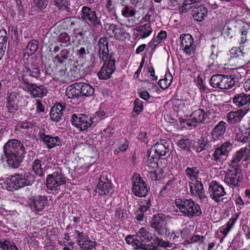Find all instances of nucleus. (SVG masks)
<instances>
[{
    "label": "nucleus",
    "instance_id": "obj_49",
    "mask_svg": "<svg viewBox=\"0 0 250 250\" xmlns=\"http://www.w3.org/2000/svg\"><path fill=\"white\" fill-rule=\"evenodd\" d=\"M134 106L133 111L139 114L143 109V102L139 99H136L134 103Z\"/></svg>",
    "mask_w": 250,
    "mask_h": 250
},
{
    "label": "nucleus",
    "instance_id": "obj_16",
    "mask_svg": "<svg viewBox=\"0 0 250 250\" xmlns=\"http://www.w3.org/2000/svg\"><path fill=\"white\" fill-rule=\"evenodd\" d=\"M81 18L94 27H98L102 25L100 18L98 17L96 12L87 6H84L82 8Z\"/></svg>",
    "mask_w": 250,
    "mask_h": 250
},
{
    "label": "nucleus",
    "instance_id": "obj_45",
    "mask_svg": "<svg viewBox=\"0 0 250 250\" xmlns=\"http://www.w3.org/2000/svg\"><path fill=\"white\" fill-rule=\"evenodd\" d=\"M196 5L191 2H188L186 1L179 6V11L180 14L186 13L192 11Z\"/></svg>",
    "mask_w": 250,
    "mask_h": 250
},
{
    "label": "nucleus",
    "instance_id": "obj_48",
    "mask_svg": "<svg viewBox=\"0 0 250 250\" xmlns=\"http://www.w3.org/2000/svg\"><path fill=\"white\" fill-rule=\"evenodd\" d=\"M60 42L64 45L67 46L71 43V40L69 36L66 33H61L59 37Z\"/></svg>",
    "mask_w": 250,
    "mask_h": 250
},
{
    "label": "nucleus",
    "instance_id": "obj_6",
    "mask_svg": "<svg viewBox=\"0 0 250 250\" xmlns=\"http://www.w3.org/2000/svg\"><path fill=\"white\" fill-rule=\"evenodd\" d=\"M209 83L213 88L228 89L234 85L235 81L231 75L216 74L211 77Z\"/></svg>",
    "mask_w": 250,
    "mask_h": 250
},
{
    "label": "nucleus",
    "instance_id": "obj_58",
    "mask_svg": "<svg viewBox=\"0 0 250 250\" xmlns=\"http://www.w3.org/2000/svg\"><path fill=\"white\" fill-rule=\"evenodd\" d=\"M62 58L63 60H71V50L69 49H64L62 50L61 51Z\"/></svg>",
    "mask_w": 250,
    "mask_h": 250
},
{
    "label": "nucleus",
    "instance_id": "obj_9",
    "mask_svg": "<svg viewBox=\"0 0 250 250\" xmlns=\"http://www.w3.org/2000/svg\"><path fill=\"white\" fill-rule=\"evenodd\" d=\"M231 145L230 142H226L221 145L216 146L211 155H209L211 159L216 164L222 163L229 155Z\"/></svg>",
    "mask_w": 250,
    "mask_h": 250
},
{
    "label": "nucleus",
    "instance_id": "obj_38",
    "mask_svg": "<svg viewBox=\"0 0 250 250\" xmlns=\"http://www.w3.org/2000/svg\"><path fill=\"white\" fill-rule=\"evenodd\" d=\"M137 31L141 35V39H145L148 37L152 33V29L150 24L146 23L143 25H140L136 28Z\"/></svg>",
    "mask_w": 250,
    "mask_h": 250
},
{
    "label": "nucleus",
    "instance_id": "obj_27",
    "mask_svg": "<svg viewBox=\"0 0 250 250\" xmlns=\"http://www.w3.org/2000/svg\"><path fill=\"white\" fill-rule=\"evenodd\" d=\"M249 108L240 109L231 111L227 114V121L230 124H234L241 121L244 116L248 112Z\"/></svg>",
    "mask_w": 250,
    "mask_h": 250
},
{
    "label": "nucleus",
    "instance_id": "obj_23",
    "mask_svg": "<svg viewBox=\"0 0 250 250\" xmlns=\"http://www.w3.org/2000/svg\"><path fill=\"white\" fill-rule=\"evenodd\" d=\"M47 203V198L45 196L38 195L30 199L29 206L33 211L38 212L44 209Z\"/></svg>",
    "mask_w": 250,
    "mask_h": 250
},
{
    "label": "nucleus",
    "instance_id": "obj_57",
    "mask_svg": "<svg viewBox=\"0 0 250 250\" xmlns=\"http://www.w3.org/2000/svg\"><path fill=\"white\" fill-rule=\"evenodd\" d=\"M241 37L240 38V44H243L245 43L247 41V35L248 31L245 27H242L240 30Z\"/></svg>",
    "mask_w": 250,
    "mask_h": 250
},
{
    "label": "nucleus",
    "instance_id": "obj_63",
    "mask_svg": "<svg viewBox=\"0 0 250 250\" xmlns=\"http://www.w3.org/2000/svg\"><path fill=\"white\" fill-rule=\"evenodd\" d=\"M128 147V143L126 141L122 142L118 146V148L122 151H125L127 150Z\"/></svg>",
    "mask_w": 250,
    "mask_h": 250
},
{
    "label": "nucleus",
    "instance_id": "obj_41",
    "mask_svg": "<svg viewBox=\"0 0 250 250\" xmlns=\"http://www.w3.org/2000/svg\"><path fill=\"white\" fill-rule=\"evenodd\" d=\"M199 170L196 167H188L186 169V174L190 179L191 182H194L197 180H200L198 178Z\"/></svg>",
    "mask_w": 250,
    "mask_h": 250
},
{
    "label": "nucleus",
    "instance_id": "obj_53",
    "mask_svg": "<svg viewBox=\"0 0 250 250\" xmlns=\"http://www.w3.org/2000/svg\"><path fill=\"white\" fill-rule=\"evenodd\" d=\"M141 205L140 206V212H146L150 207V200L148 199L144 201L143 202H142Z\"/></svg>",
    "mask_w": 250,
    "mask_h": 250
},
{
    "label": "nucleus",
    "instance_id": "obj_17",
    "mask_svg": "<svg viewBox=\"0 0 250 250\" xmlns=\"http://www.w3.org/2000/svg\"><path fill=\"white\" fill-rule=\"evenodd\" d=\"M190 191L192 196L197 197L202 203H206L208 198L205 194L203 184L200 180L189 183Z\"/></svg>",
    "mask_w": 250,
    "mask_h": 250
},
{
    "label": "nucleus",
    "instance_id": "obj_26",
    "mask_svg": "<svg viewBox=\"0 0 250 250\" xmlns=\"http://www.w3.org/2000/svg\"><path fill=\"white\" fill-rule=\"evenodd\" d=\"M234 104L238 107L244 106L243 109L249 108L250 105V94L242 93L236 94L232 98Z\"/></svg>",
    "mask_w": 250,
    "mask_h": 250
},
{
    "label": "nucleus",
    "instance_id": "obj_12",
    "mask_svg": "<svg viewBox=\"0 0 250 250\" xmlns=\"http://www.w3.org/2000/svg\"><path fill=\"white\" fill-rule=\"evenodd\" d=\"M23 89L29 93L34 98H42L47 95V89L43 85H38L36 83H30L25 79L23 81Z\"/></svg>",
    "mask_w": 250,
    "mask_h": 250
},
{
    "label": "nucleus",
    "instance_id": "obj_22",
    "mask_svg": "<svg viewBox=\"0 0 250 250\" xmlns=\"http://www.w3.org/2000/svg\"><path fill=\"white\" fill-rule=\"evenodd\" d=\"M207 116L206 112L202 109L199 108L194 111L190 116L186 125L191 127H196L198 123H203Z\"/></svg>",
    "mask_w": 250,
    "mask_h": 250
},
{
    "label": "nucleus",
    "instance_id": "obj_61",
    "mask_svg": "<svg viewBox=\"0 0 250 250\" xmlns=\"http://www.w3.org/2000/svg\"><path fill=\"white\" fill-rule=\"evenodd\" d=\"M125 213L123 209H118L116 210L115 217L118 219L123 220L125 217Z\"/></svg>",
    "mask_w": 250,
    "mask_h": 250
},
{
    "label": "nucleus",
    "instance_id": "obj_32",
    "mask_svg": "<svg viewBox=\"0 0 250 250\" xmlns=\"http://www.w3.org/2000/svg\"><path fill=\"white\" fill-rule=\"evenodd\" d=\"M228 56H229V58H228L229 61H230L233 59L239 58L246 62H249L250 59V57H248V54L245 52H243V50L240 48L237 47H232L229 50Z\"/></svg>",
    "mask_w": 250,
    "mask_h": 250
},
{
    "label": "nucleus",
    "instance_id": "obj_29",
    "mask_svg": "<svg viewBox=\"0 0 250 250\" xmlns=\"http://www.w3.org/2000/svg\"><path fill=\"white\" fill-rule=\"evenodd\" d=\"M40 138L48 148H52L57 146H59L61 143V140L58 136H52L46 135L44 133L40 132Z\"/></svg>",
    "mask_w": 250,
    "mask_h": 250
},
{
    "label": "nucleus",
    "instance_id": "obj_19",
    "mask_svg": "<svg viewBox=\"0 0 250 250\" xmlns=\"http://www.w3.org/2000/svg\"><path fill=\"white\" fill-rule=\"evenodd\" d=\"M75 233L78 237L77 243L82 250H90L95 247L96 243L91 240L83 232L76 230Z\"/></svg>",
    "mask_w": 250,
    "mask_h": 250
},
{
    "label": "nucleus",
    "instance_id": "obj_59",
    "mask_svg": "<svg viewBox=\"0 0 250 250\" xmlns=\"http://www.w3.org/2000/svg\"><path fill=\"white\" fill-rule=\"evenodd\" d=\"M243 130L244 136L247 137V142H250V125L244 127Z\"/></svg>",
    "mask_w": 250,
    "mask_h": 250
},
{
    "label": "nucleus",
    "instance_id": "obj_25",
    "mask_svg": "<svg viewBox=\"0 0 250 250\" xmlns=\"http://www.w3.org/2000/svg\"><path fill=\"white\" fill-rule=\"evenodd\" d=\"M98 46L100 58L104 61H107V60L111 56H109L108 53V42L107 38H101L98 42Z\"/></svg>",
    "mask_w": 250,
    "mask_h": 250
},
{
    "label": "nucleus",
    "instance_id": "obj_24",
    "mask_svg": "<svg viewBox=\"0 0 250 250\" xmlns=\"http://www.w3.org/2000/svg\"><path fill=\"white\" fill-rule=\"evenodd\" d=\"M108 34L119 41H125L129 37V34L122 27H119L114 24L109 25L107 29Z\"/></svg>",
    "mask_w": 250,
    "mask_h": 250
},
{
    "label": "nucleus",
    "instance_id": "obj_34",
    "mask_svg": "<svg viewBox=\"0 0 250 250\" xmlns=\"http://www.w3.org/2000/svg\"><path fill=\"white\" fill-rule=\"evenodd\" d=\"M63 107L60 104H56L54 105L50 111V117L52 120L54 122H59L62 115Z\"/></svg>",
    "mask_w": 250,
    "mask_h": 250
},
{
    "label": "nucleus",
    "instance_id": "obj_11",
    "mask_svg": "<svg viewBox=\"0 0 250 250\" xmlns=\"http://www.w3.org/2000/svg\"><path fill=\"white\" fill-rule=\"evenodd\" d=\"M65 183V178L61 171H55L47 175L46 178L47 188L51 190L57 191L61 186Z\"/></svg>",
    "mask_w": 250,
    "mask_h": 250
},
{
    "label": "nucleus",
    "instance_id": "obj_54",
    "mask_svg": "<svg viewBox=\"0 0 250 250\" xmlns=\"http://www.w3.org/2000/svg\"><path fill=\"white\" fill-rule=\"evenodd\" d=\"M167 32L165 31H161L157 36V39L153 40L154 46H156L158 43L165 39L167 37Z\"/></svg>",
    "mask_w": 250,
    "mask_h": 250
},
{
    "label": "nucleus",
    "instance_id": "obj_15",
    "mask_svg": "<svg viewBox=\"0 0 250 250\" xmlns=\"http://www.w3.org/2000/svg\"><path fill=\"white\" fill-rule=\"evenodd\" d=\"M210 197L216 203L222 201L221 198L226 194L223 186L216 181H211L208 187Z\"/></svg>",
    "mask_w": 250,
    "mask_h": 250
},
{
    "label": "nucleus",
    "instance_id": "obj_36",
    "mask_svg": "<svg viewBox=\"0 0 250 250\" xmlns=\"http://www.w3.org/2000/svg\"><path fill=\"white\" fill-rule=\"evenodd\" d=\"M77 84L80 89V96L89 97L94 94V89L89 84L83 83Z\"/></svg>",
    "mask_w": 250,
    "mask_h": 250
},
{
    "label": "nucleus",
    "instance_id": "obj_56",
    "mask_svg": "<svg viewBox=\"0 0 250 250\" xmlns=\"http://www.w3.org/2000/svg\"><path fill=\"white\" fill-rule=\"evenodd\" d=\"M77 55L80 58H84L89 53L88 49L84 47H81L76 51Z\"/></svg>",
    "mask_w": 250,
    "mask_h": 250
},
{
    "label": "nucleus",
    "instance_id": "obj_47",
    "mask_svg": "<svg viewBox=\"0 0 250 250\" xmlns=\"http://www.w3.org/2000/svg\"><path fill=\"white\" fill-rule=\"evenodd\" d=\"M38 43L37 41L32 40L30 41L27 45V51L28 53L34 54L38 49Z\"/></svg>",
    "mask_w": 250,
    "mask_h": 250
},
{
    "label": "nucleus",
    "instance_id": "obj_10",
    "mask_svg": "<svg viewBox=\"0 0 250 250\" xmlns=\"http://www.w3.org/2000/svg\"><path fill=\"white\" fill-rule=\"evenodd\" d=\"M40 76L41 72L39 64L32 60L29 63L25 65L23 68L21 83L23 85L24 79L26 81H29L27 77L38 79Z\"/></svg>",
    "mask_w": 250,
    "mask_h": 250
},
{
    "label": "nucleus",
    "instance_id": "obj_55",
    "mask_svg": "<svg viewBox=\"0 0 250 250\" xmlns=\"http://www.w3.org/2000/svg\"><path fill=\"white\" fill-rule=\"evenodd\" d=\"M205 237L200 235H194L190 240L191 243H197L199 245L202 244L204 243Z\"/></svg>",
    "mask_w": 250,
    "mask_h": 250
},
{
    "label": "nucleus",
    "instance_id": "obj_60",
    "mask_svg": "<svg viewBox=\"0 0 250 250\" xmlns=\"http://www.w3.org/2000/svg\"><path fill=\"white\" fill-rule=\"evenodd\" d=\"M243 130L244 136L247 137V142H250V125L244 127Z\"/></svg>",
    "mask_w": 250,
    "mask_h": 250
},
{
    "label": "nucleus",
    "instance_id": "obj_18",
    "mask_svg": "<svg viewBox=\"0 0 250 250\" xmlns=\"http://www.w3.org/2000/svg\"><path fill=\"white\" fill-rule=\"evenodd\" d=\"M104 63L100 71L98 73V76L101 80H107L109 79L111 75L115 70V61L110 57L107 61H104Z\"/></svg>",
    "mask_w": 250,
    "mask_h": 250
},
{
    "label": "nucleus",
    "instance_id": "obj_39",
    "mask_svg": "<svg viewBox=\"0 0 250 250\" xmlns=\"http://www.w3.org/2000/svg\"><path fill=\"white\" fill-rule=\"evenodd\" d=\"M79 90V87H78L77 83H76L67 88L66 95L70 99L78 98L81 95Z\"/></svg>",
    "mask_w": 250,
    "mask_h": 250
},
{
    "label": "nucleus",
    "instance_id": "obj_52",
    "mask_svg": "<svg viewBox=\"0 0 250 250\" xmlns=\"http://www.w3.org/2000/svg\"><path fill=\"white\" fill-rule=\"evenodd\" d=\"M34 4L40 10L46 8L47 5V0H34Z\"/></svg>",
    "mask_w": 250,
    "mask_h": 250
},
{
    "label": "nucleus",
    "instance_id": "obj_40",
    "mask_svg": "<svg viewBox=\"0 0 250 250\" xmlns=\"http://www.w3.org/2000/svg\"><path fill=\"white\" fill-rule=\"evenodd\" d=\"M32 169L34 173L39 176H42L44 175V167H42V161L39 159L34 160L32 165Z\"/></svg>",
    "mask_w": 250,
    "mask_h": 250
},
{
    "label": "nucleus",
    "instance_id": "obj_14",
    "mask_svg": "<svg viewBox=\"0 0 250 250\" xmlns=\"http://www.w3.org/2000/svg\"><path fill=\"white\" fill-rule=\"evenodd\" d=\"M72 125L79 129L81 131H84L90 127L92 124V118L85 115L73 114L71 118Z\"/></svg>",
    "mask_w": 250,
    "mask_h": 250
},
{
    "label": "nucleus",
    "instance_id": "obj_21",
    "mask_svg": "<svg viewBox=\"0 0 250 250\" xmlns=\"http://www.w3.org/2000/svg\"><path fill=\"white\" fill-rule=\"evenodd\" d=\"M112 190V184L106 176L102 175L98 183L95 190L100 195H107Z\"/></svg>",
    "mask_w": 250,
    "mask_h": 250
},
{
    "label": "nucleus",
    "instance_id": "obj_64",
    "mask_svg": "<svg viewBox=\"0 0 250 250\" xmlns=\"http://www.w3.org/2000/svg\"><path fill=\"white\" fill-rule=\"evenodd\" d=\"M44 111V106L42 103L39 100L37 101V112H43Z\"/></svg>",
    "mask_w": 250,
    "mask_h": 250
},
{
    "label": "nucleus",
    "instance_id": "obj_7",
    "mask_svg": "<svg viewBox=\"0 0 250 250\" xmlns=\"http://www.w3.org/2000/svg\"><path fill=\"white\" fill-rule=\"evenodd\" d=\"M243 179L240 166L229 167L226 173L224 182L229 186L237 188L240 186Z\"/></svg>",
    "mask_w": 250,
    "mask_h": 250
},
{
    "label": "nucleus",
    "instance_id": "obj_8",
    "mask_svg": "<svg viewBox=\"0 0 250 250\" xmlns=\"http://www.w3.org/2000/svg\"><path fill=\"white\" fill-rule=\"evenodd\" d=\"M150 226L155 229L158 235L168 236L170 234L164 214L158 213L153 215L150 222Z\"/></svg>",
    "mask_w": 250,
    "mask_h": 250
},
{
    "label": "nucleus",
    "instance_id": "obj_33",
    "mask_svg": "<svg viewBox=\"0 0 250 250\" xmlns=\"http://www.w3.org/2000/svg\"><path fill=\"white\" fill-rule=\"evenodd\" d=\"M249 149L245 147L242 148L239 151H237L233 156L230 167H234L235 166H239L237 163L239 162L243 158L245 160H247L249 155Z\"/></svg>",
    "mask_w": 250,
    "mask_h": 250
},
{
    "label": "nucleus",
    "instance_id": "obj_28",
    "mask_svg": "<svg viewBox=\"0 0 250 250\" xmlns=\"http://www.w3.org/2000/svg\"><path fill=\"white\" fill-rule=\"evenodd\" d=\"M18 96L19 93L17 91L7 93L6 107L10 113L15 112L18 109Z\"/></svg>",
    "mask_w": 250,
    "mask_h": 250
},
{
    "label": "nucleus",
    "instance_id": "obj_4",
    "mask_svg": "<svg viewBox=\"0 0 250 250\" xmlns=\"http://www.w3.org/2000/svg\"><path fill=\"white\" fill-rule=\"evenodd\" d=\"M35 177L30 172L15 173L11 176L8 184L9 190H18L26 186L32 185L35 182Z\"/></svg>",
    "mask_w": 250,
    "mask_h": 250
},
{
    "label": "nucleus",
    "instance_id": "obj_37",
    "mask_svg": "<svg viewBox=\"0 0 250 250\" xmlns=\"http://www.w3.org/2000/svg\"><path fill=\"white\" fill-rule=\"evenodd\" d=\"M209 145V141L206 138L201 137L198 141H193V147L197 152H200L206 149Z\"/></svg>",
    "mask_w": 250,
    "mask_h": 250
},
{
    "label": "nucleus",
    "instance_id": "obj_13",
    "mask_svg": "<svg viewBox=\"0 0 250 250\" xmlns=\"http://www.w3.org/2000/svg\"><path fill=\"white\" fill-rule=\"evenodd\" d=\"M132 192L138 197H145L148 193L149 188L146 182L138 175H134L132 177Z\"/></svg>",
    "mask_w": 250,
    "mask_h": 250
},
{
    "label": "nucleus",
    "instance_id": "obj_5",
    "mask_svg": "<svg viewBox=\"0 0 250 250\" xmlns=\"http://www.w3.org/2000/svg\"><path fill=\"white\" fill-rule=\"evenodd\" d=\"M176 206L184 215L192 217L202 214L199 205L191 199L178 198L175 201Z\"/></svg>",
    "mask_w": 250,
    "mask_h": 250
},
{
    "label": "nucleus",
    "instance_id": "obj_50",
    "mask_svg": "<svg viewBox=\"0 0 250 250\" xmlns=\"http://www.w3.org/2000/svg\"><path fill=\"white\" fill-rule=\"evenodd\" d=\"M33 124L31 122L27 121L20 122L18 125V127L19 129H26L27 130L33 128Z\"/></svg>",
    "mask_w": 250,
    "mask_h": 250
},
{
    "label": "nucleus",
    "instance_id": "obj_1",
    "mask_svg": "<svg viewBox=\"0 0 250 250\" xmlns=\"http://www.w3.org/2000/svg\"><path fill=\"white\" fill-rule=\"evenodd\" d=\"M3 154L0 155V162L7 161L8 165L18 168L26 153L23 145L17 139L9 140L3 146Z\"/></svg>",
    "mask_w": 250,
    "mask_h": 250
},
{
    "label": "nucleus",
    "instance_id": "obj_31",
    "mask_svg": "<svg viewBox=\"0 0 250 250\" xmlns=\"http://www.w3.org/2000/svg\"><path fill=\"white\" fill-rule=\"evenodd\" d=\"M208 10L204 5H195L192 10V17L193 19L197 21H202L207 16Z\"/></svg>",
    "mask_w": 250,
    "mask_h": 250
},
{
    "label": "nucleus",
    "instance_id": "obj_51",
    "mask_svg": "<svg viewBox=\"0 0 250 250\" xmlns=\"http://www.w3.org/2000/svg\"><path fill=\"white\" fill-rule=\"evenodd\" d=\"M52 2L60 9H65L67 7V0H51Z\"/></svg>",
    "mask_w": 250,
    "mask_h": 250
},
{
    "label": "nucleus",
    "instance_id": "obj_20",
    "mask_svg": "<svg viewBox=\"0 0 250 250\" xmlns=\"http://www.w3.org/2000/svg\"><path fill=\"white\" fill-rule=\"evenodd\" d=\"M180 45L184 51L188 55L194 53L196 46L192 37L188 34H182L180 37Z\"/></svg>",
    "mask_w": 250,
    "mask_h": 250
},
{
    "label": "nucleus",
    "instance_id": "obj_62",
    "mask_svg": "<svg viewBox=\"0 0 250 250\" xmlns=\"http://www.w3.org/2000/svg\"><path fill=\"white\" fill-rule=\"evenodd\" d=\"M147 176H148L153 181L158 180V175L155 170H151L150 171H148Z\"/></svg>",
    "mask_w": 250,
    "mask_h": 250
},
{
    "label": "nucleus",
    "instance_id": "obj_43",
    "mask_svg": "<svg viewBox=\"0 0 250 250\" xmlns=\"http://www.w3.org/2000/svg\"><path fill=\"white\" fill-rule=\"evenodd\" d=\"M0 249L2 250H20L13 242L8 239L0 241Z\"/></svg>",
    "mask_w": 250,
    "mask_h": 250
},
{
    "label": "nucleus",
    "instance_id": "obj_3",
    "mask_svg": "<svg viewBox=\"0 0 250 250\" xmlns=\"http://www.w3.org/2000/svg\"><path fill=\"white\" fill-rule=\"evenodd\" d=\"M169 143L162 140L156 143L147 152V160L146 166L148 169H153L158 166L160 158L165 156L169 151Z\"/></svg>",
    "mask_w": 250,
    "mask_h": 250
},
{
    "label": "nucleus",
    "instance_id": "obj_35",
    "mask_svg": "<svg viewBox=\"0 0 250 250\" xmlns=\"http://www.w3.org/2000/svg\"><path fill=\"white\" fill-rule=\"evenodd\" d=\"M239 214L236 213L235 214V217H233L230 218L225 225L223 226L220 228V231L224 235V238L227 235L228 233L233 228L236 220L239 217Z\"/></svg>",
    "mask_w": 250,
    "mask_h": 250
},
{
    "label": "nucleus",
    "instance_id": "obj_30",
    "mask_svg": "<svg viewBox=\"0 0 250 250\" xmlns=\"http://www.w3.org/2000/svg\"><path fill=\"white\" fill-rule=\"evenodd\" d=\"M226 122L221 121L215 125L211 132L212 138L214 140H218L223 138L227 128Z\"/></svg>",
    "mask_w": 250,
    "mask_h": 250
},
{
    "label": "nucleus",
    "instance_id": "obj_42",
    "mask_svg": "<svg viewBox=\"0 0 250 250\" xmlns=\"http://www.w3.org/2000/svg\"><path fill=\"white\" fill-rule=\"evenodd\" d=\"M193 140L188 138L181 139L178 142V146L182 149L190 151V147H193Z\"/></svg>",
    "mask_w": 250,
    "mask_h": 250
},
{
    "label": "nucleus",
    "instance_id": "obj_44",
    "mask_svg": "<svg viewBox=\"0 0 250 250\" xmlns=\"http://www.w3.org/2000/svg\"><path fill=\"white\" fill-rule=\"evenodd\" d=\"M172 81V76L170 73H166L165 76V79H161L159 81L158 85L163 89L167 88L171 83Z\"/></svg>",
    "mask_w": 250,
    "mask_h": 250
},
{
    "label": "nucleus",
    "instance_id": "obj_46",
    "mask_svg": "<svg viewBox=\"0 0 250 250\" xmlns=\"http://www.w3.org/2000/svg\"><path fill=\"white\" fill-rule=\"evenodd\" d=\"M243 129L239 128L235 129V140L240 143L247 142V137H245L244 135Z\"/></svg>",
    "mask_w": 250,
    "mask_h": 250
},
{
    "label": "nucleus",
    "instance_id": "obj_2",
    "mask_svg": "<svg viewBox=\"0 0 250 250\" xmlns=\"http://www.w3.org/2000/svg\"><path fill=\"white\" fill-rule=\"evenodd\" d=\"M153 239L151 233L145 228H142L136 233L135 238L128 235L125 238L126 243L131 245L134 250H157V247L150 241Z\"/></svg>",
    "mask_w": 250,
    "mask_h": 250
}]
</instances>
